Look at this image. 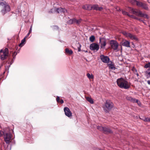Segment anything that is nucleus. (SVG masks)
Here are the masks:
<instances>
[{
    "mask_svg": "<svg viewBox=\"0 0 150 150\" xmlns=\"http://www.w3.org/2000/svg\"><path fill=\"white\" fill-rule=\"evenodd\" d=\"M116 82L118 86L121 88L127 89L130 87L128 82L122 78L118 79Z\"/></svg>",
    "mask_w": 150,
    "mask_h": 150,
    "instance_id": "obj_1",
    "label": "nucleus"
},
{
    "mask_svg": "<svg viewBox=\"0 0 150 150\" xmlns=\"http://www.w3.org/2000/svg\"><path fill=\"white\" fill-rule=\"evenodd\" d=\"M0 6H1L3 7L1 12L3 16L10 11L11 10L10 6L7 5L5 1L0 2Z\"/></svg>",
    "mask_w": 150,
    "mask_h": 150,
    "instance_id": "obj_2",
    "label": "nucleus"
},
{
    "mask_svg": "<svg viewBox=\"0 0 150 150\" xmlns=\"http://www.w3.org/2000/svg\"><path fill=\"white\" fill-rule=\"evenodd\" d=\"M113 107V104L110 100H107L103 106V108L106 112H108Z\"/></svg>",
    "mask_w": 150,
    "mask_h": 150,
    "instance_id": "obj_3",
    "label": "nucleus"
},
{
    "mask_svg": "<svg viewBox=\"0 0 150 150\" xmlns=\"http://www.w3.org/2000/svg\"><path fill=\"white\" fill-rule=\"evenodd\" d=\"M55 11H57L58 13L62 12L65 13V12H67V10L65 8H56L55 7H54L49 11V12L50 13H53Z\"/></svg>",
    "mask_w": 150,
    "mask_h": 150,
    "instance_id": "obj_4",
    "label": "nucleus"
},
{
    "mask_svg": "<svg viewBox=\"0 0 150 150\" xmlns=\"http://www.w3.org/2000/svg\"><path fill=\"white\" fill-rule=\"evenodd\" d=\"M4 141L7 144H9L11 142V134L10 133H4Z\"/></svg>",
    "mask_w": 150,
    "mask_h": 150,
    "instance_id": "obj_5",
    "label": "nucleus"
},
{
    "mask_svg": "<svg viewBox=\"0 0 150 150\" xmlns=\"http://www.w3.org/2000/svg\"><path fill=\"white\" fill-rule=\"evenodd\" d=\"M123 34L126 37L128 38H130L132 40H134L136 41H137L138 40L137 38L135 35L125 31L123 32Z\"/></svg>",
    "mask_w": 150,
    "mask_h": 150,
    "instance_id": "obj_6",
    "label": "nucleus"
},
{
    "mask_svg": "<svg viewBox=\"0 0 150 150\" xmlns=\"http://www.w3.org/2000/svg\"><path fill=\"white\" fill-rule=\"evenodd\" d=\"M110 44L112 48L114 50L117 49L118 43L117 41L114 40H111L110 41Z\"/></svg>",
    "mask_w": 150,
    "mask_h": 150,
    "instance_id": "obj_7",
    "label": "nucleus"
},
{
    "mask_svg": "<svg viewBox=\"0 0 150 150\" xmlns=\"http://www.w3.org/2000/svg\"><path fill=\"white\" fill-rule=\"evenodd\" d=\"M99 45L96 43H93L91 44L90 46V49L93 51H97L99 49Z\"/></svg>",
    "mask_w": 150,
    "mask_h": 150,
    "instance_id": "obj_8",
    "label": "nucleus"
},
{
    "mask_svg": "<svg viewBox=\"0 0 150 150\" xmlns=\"http://www.w3.org/2000/svg\"><path fill=\"white\" fill-rule=\"evenodd\" d=\"M100 57L101 60L103 62L105 63H108L109 62L110 59L108 57L105 56L103 55H101Z\"/></svg>",
    "mask_w": 150,
    "mask_h": 150,
    "instance_id": "obj_9",
    "label": "nucleus"
},
{
    "mask_svg": "<svg viewBox=\"0 0 150 150\" xmlns=\"http://www.w3.org/2000/svg\"><path fill=\"white\" fill-rule=\"evenodd\" d=\"M130 11L133 14L140 17L142 13V12L139 10L137 9H134L133 8H131Z\"/></svg>",
    "mask_w": 150,
    "mask_h": 150,
    "instance_id": "obj_10",
    "label": "nucleus"
},
{
    "mask_svg": "<svg viewBox=\"0 0 150 150\" xmlns=\"http://www.w3.org/2000/svg\"><path fill=\"white\" fill-rule=\"evenodd\" d=\"M100 48L104 49L106 45V40L103 38H100Z\"/></svg>",
    "mask_w": 150,
    "mask_h": 150,
    "instance_id": "obj_11",
    "label": "nucleus"
},
{
    "mask_svg": "<svg viewBox=\"0 0 150 150\" xmlns=\"http://www.w3.org/2000/svg\"><path fill=\"white\" fill-rule=\"evenodd\" d=\"M64 110L66 116L70 117L72 115V113L69 108L67 107H65Z\"/></svg>",
    "mask_w": 150,
    "mask_h": 150,
    "instance_id": "obj_12",
    "label": "nucleus"
},
{
    "mask_svg": "<svg viewBox=\"0 0 150 150\" xmlns=\"http://www.w3.org/2000/svg\"><path fill=\"white\" fill-rule=\"evenodd\" d=\"M0 55L1 59L2 60H3L7 58L8 54L5 53L4 52H3V50L1 49L0 50Z\"/></svg>",
    "mask_w": 150,
    "mask_h": 150,
    "instance_id": "obj_13",
    "label": "nucleus"
},
{
    "mask_svg": "<svg viewBox=\"0 0 150 150\" xmlns=\"http://www.w3.org/2000/svg\"><path fill=\"white\" fill-rule=\"evenodd\" d=\"M108 66L110 69L115 70L116 68L114 64L112 62H110L108 64Z\"/></svg>",
    "mask_w": 150,
    "mask_h": 150,
    "instance_id": "obj_14",
    "label": "nucleus"
},
{
    "mask_svg": "<svg viewBox=\"0 0 150 150\" xmlns=\"http://www.w3.org/2000/svg\"><path fill=\"white\" fill-rule=\"evenodd\" d=\"M92 7L93 10H95L97 11H101L103 9V8L102 7H98V5L96 4L92 6Z\"/></svg>",
    "mask_w": 150,
    "mask_h": 150,
    "instance_id": "obj_15",
    "label": "nucleus"
},
{
    "mask_svg": "<svg viewBox=\"0 0 150 150\" xmlns=\"http://www.w3.org/2000/svg\"><path fill=\"white\" fill-rule=\"evenodd\" d=\"M103 131L105 134L112 133V132L109 128L106 127H104Z\"/></svg>",
    "mask_w": 150,
    "mask_h": 150,
    "instance_id": "obj_16",
    "label": "nucleus"
},
{
    "mask_svg": "<svg viewBox=\"0 0 150 150\" xmlns=\"http://www.w3.org/2000/svg\"><path fill=\"white\" fill-rule=\"evenodd\" d=\"M132 3L133 4H136L139 7H141L143 3L139 1L135 0H132Z\"/></svg>",
    "mask_w": 150,
    "mask_h": 150,
    "instance_id": "obj_17",
    "label": "nucleus"
},
{
    "mask_svg": "<svg viewBox=\"0 0 150 150\" xmlns=\"http://www.w3.org/2000/svg\"><path fill=\"white\" fill-rule=\"evenodd\" d=\"M122 45L124 46L129 47H130V42L127 40H125L122 44Z\"/></svg>",
    "mask_w": 150,
    "mask_h": 150,
    "instance_id": "obj_18",
    "label": "nucleus"
},
{
    "mask_svg": "<svg viewBox=\"0 0 150 150\" xmlns=\"http://www.w3.org/2000/svg\"><path fill=\"white\" fill-rule=\"evenodd\" d=\"M126 99L129 101H130V102L134 103L135 102L136 99L133 98L130 96H127L126 97Z\"/></svg>",
    "mask_w": 150,
    "mask_h": 150,
    "instance_id": "obj_19",
    "label": "nucleus"
},
{
    "mask_svg": "<svg viewBox=\"0 0 150 150\" xmlns=\"http://www.w3.org/2000/svg\"><path fill=\"white\" fill-rule=\"evenodd\" d=\"M145 75L147 79H149L150 77V68L146 71L145 72Z\"/></svg>",
    "mask_w": 150,
    "mask_h": 150,
    "instance_id": "obj_20",
    "label": "nucleus"
},
{
    "mask_svg": "<svg viewBox=\"0 0 150 150\" xmlns=\"http://www.w3.org/2000/svg\"><path fill=\"white\" fill-rule=\"evenodd\" d=\"M140 7H141L146 10H148V7L147 6V5L144 3H143L142 4Z\"/></svg>",
    "mask_w": 150,
    "mask_h": 150,
    "instance_id": "obj_21",
    "label": "nucleus"
},
{
    "mask_svg": "<svg viewBox=\"0 0 150 150\" xmlns=\"http://www.w3.org/2000/svg\"><path fill=\"white\" fill-rule=\"evenodd\" d=\"M141 17H144L145 18H146L147 19H148L149 18V16L147 14H145L142 13V12L141 13V16H140Z\"/></svg>",
    "mask_w": 150,
    "mask_h": 150,
    "instance_id": "obj_22",
    "label": "nucleus"
},
{
    "mask_svg": "<svg viewBox=\"0 0 150 150\" xmlns=\"http://www.w3.org/2000/svg\"><path fill=\"white\" fill-rule=\"evenodd\" d=\"M81 20H82L81 19L77 20L75 18H74V22L76 23L77 25H79L81 23Z\"/></svg>",
    "mask_w": 150,
    "mask_h": 150,
    "instance_id": "obj_23",
    "label": "nucleus"
},
{
    "mask_svg": "<svg viewBox=\"0 0 150 150\" xmlns=\"http://www.w3.org/2000/svg\"><path fill=\"white\" fill-rule=\"evenodd\" d=\"M65 52L67 54H73V52L71 50H69L68 48H66L65 49Z\"/></svg>",
    "mask_w": 150,
    "mask_h": 150,
    "instance_id": "obj_24",
    "label": "nucleus"
},
{
    "mask_svg": "<svg viewBox=\"0 0 150 150\" xmlns=\"http://www.w3.org/2000/svg\"><path fill=\"white\" fill-rule=\"evenodd\" d=\"M86 100L89 102L91 104H93V99L90 97H86Z\"/></svg>",
    "mask_w": 150,
    "mask_h": 150,
    "instance_id": "obj_25",
    "label": "nucleus"
},
{
    "mask_svg": "<svg viewBox=\"0 0 150 150\" xmlns=\"http://www.w3.org/2000/svg\"><path fill=\"white\" fill-rule=\"evenodd\" d=\"M25 38H24L21 40V43L19 45V46L22 47L23 46V44H24V42L25 41Z\"/></svg>",
    "mask_w": 150,
    "mask_h": 150,
    "instance_id": "obj_26",
    "label": "nucleus"
},
{
    "mask_svg": "<svg viewBox=\"0 0 150 150\" xmlns=\"http://www.w3.org/2000/svg\"><path fill=\"white\" fill-rule=\"evenodd\" d=\"M87 76L89 79H93V76L92 74H90L88 73L87 74Z\"/></svg>",
    "mask_w": 150,
    "mask_h": 150,
    "instance_id": "obj_27",
    "label": "nucleus"
},
{
    "mask_svg": "<svg viewBox=\"0 0 150 150\" xmlns=\"http://www.w3.org/2000/svg\"><path fill=\"white\" fill-rule=\"evenodd\" d=\"M95 40V37L94 35H92L89 38V40L90 41L92 42H94Z\"/></svg>",
    "mask_w": 150,
    "mask_h": 150,
    "instance_id": "obj_28",
    "label": "nucleus"
},
{
    "mask_svg": "<svg viewBox=\"0 0 150 150\" xmlns=\"http://www.w3.org/2000/svg\"><path fill=\"white\" fill-rule=\"evenodd\" d=\"M87 9L88 10H91L93 9V7L92 6H91V5L87 4Z\"/></svg>",
    "mask_w": 150,
    "mask_h": 150,
    "instance_id": "obj_29",
    "label": "nucleus"
},
{
    "mask_svg": "<svg viewBox=\"0 0 150 150\" xmlns=\"http://www.w3.org/2000/svg\"><path fill=\"white\" fill-rule=\"evenodd\" d=\"M68 23L70 24H71L73 23H74V18L70 19L69 21H68Z\"/></svg>",
    "mask_w": 150,
    "mask_h": 150,
    "instance_id": "obj_30",
    "label": "nucleus"
},
{
    "mask_svg": "<svg viewBox=\"0 0 150 150\" xmlns=\"http://www.w3.org/2000/svg\"><path fill=\"white\" fill-rule=\"evenodd\" d=\"M97 129L99 130L103 131L104 127L100 126H97Z\"/></svg>",
    "mask_w": 150,
    "mask_h": 150,
    "instance_id": "obj_31",
    "label": "nucleus"
},
{
    "mask_svg": "<svg viewBox=\"0 0 150 150\" xmlns=\"http://www.w3.org/2000/svg\"><path fill=\"white\" fill-rule=\"evenodd\" d=\"M144 68H149L150 67V62H149L147 64H146L144 65Z\"/></svg>",
    "mask_w": 150,
    "mask_h": 150,
    "instance_id": "obj_32",
    "label": "nucleus"
},
{
    "mask_svg": "<svg viewBox=\"0 0 150 150\" xmlns=\"http://www.w3.org/2000/svg\"><path fill=\"white\" fill-rule=\"evenodd\" d=\"M3 52H4L5 53L8 54V49L7 48H6L4 51L3 50Z\"/></svg>",
    "mask_w": 150,
    "mask_h": 150,
    "instance_id": "obj_33",
    "label": "nucleus"
},
{
    "mask_svg": "<svg viewBox=\"0 0 150 150\" xmlns=\"http://www.w3.org/2000/svg\"><path fill=\"white\" fill-rule=\"evenodd\" d=\"M143 120L145 121L146 122H150V117L146 118L144 117Z\"/></svg>",
    "mask_w": 150,
    "mask_h": 150,
    "instance_id": "obj_34",
    "label": "nucleus"
},
{
    "mask_svg": "<svg viewBox=\"0 0 150 150\" xmlns=\"http://www.w3.org/2000/svg\"><path fill=\"white\" fill-rule=\"evenodd\" d=\"M122 13L123 14H124V15H127L129 17L130 16V15L127 12H126V11H122Z\"/></svg>",
    "mask_w": 150,
    "mask_h": 150,
    "instance_id": "obj_35",
    "label": "nucleus"
},
{
    "mask_svg": "<svg viewBox=\"0 0 150 150\" xmlns=\"http://www.w3.org/2000/svg\"><path fill=\"white\" fill-rule=\"evenodd\" d=\"M132 70L133 71L134 74H135V73H137V70L134 67L132 68Z\"/></svg>",
    "mask_w": 150,
    "mask_h": 150,
    "instance_id": "obj_36",
    "label": "nucleus"
},
{
    "mask_svg": "<svg viewBox=\"0 0 150 150\" xmlns=\"http://www.w3.org/2000/svg\"><path fill=\"white\" fill-rule=\"evenodd\" d=\"M129 17H130L131 18H134L135 19L137 20H138V18L136 17V16H134L132 15H130V16Z\"/></svg>",
    "mask_w": 150,
    "mask_h": 150,
    "instance_id": "obj_37",
    "label": "nucleus"
},
{
    "mask_svg": "<svg viewBox=\"0 0 150 150\" xmlns=\"http://www.w3.org/2000/svg\"><path fill=\"white\" fill-rule=\"evenodd\" d=\"M53 28L54 30H57L59 29V28L57 26L54 25L53 26Z\"/></svg>",
    "mask_w": 150,
    "mask_h": 150,
    "instance_id": "obj_38",
    "label": "nucleus"
},
{
    "mask_svg": "<svg viewBox=\"0 0 150 150\" xmlns=\"http://www.w3.org/2000/svg\"><path fill=\"white\" fill-rule=\"evenodd\" d=\"M135 103H137L139 106L141 105L140 102L137 99H136Z\"/></svg>",
    "mask_w": 150,
    "mask_h": 150,
    "instance_id": "obj_39",
    "label": "nucleus"
},
{
    "mask_svg": "<svg viewBox=\"0 0 150 150\" xmlns=\"http://www.w3.org/2000/svg\"><path fill=\"white\" fill-rule=\"evenodd\" d=\"M87 5H86L83 6L82 8L83 9H84L85 10H87Z\"/></svg>",
    "mask_w": 150,
    "mask_h": 150,
    "instance_id": "obj_40",
    "label": "nucleus"
},
{
    "mask_svg": "<svg viewBox=\"0 0 150 150\" xmlns=\"http://www.w3.org/2000/svg\"><path fill=\"white\" fill-rule=\"evenodd\" d=\"M60 98L59 97L57 96L56 98V100L57 102H59Z\"/></svg>",
    "mask_w": 150,
    "mask_h": 150,
    "instance_id": "obj_41",
    "label": "nucleus"
},
{
    "mask_svg": "<svg viewBox=\"0 0 150 150\" xmlns=\"http://www.w3.org/2000/svg\"><path fill=\"white\" fill-rule=\"evenodd\" d=\"M138 20L140 22H143L144 23H145L144 22V21L141 19L138 18Z\"/></svg>",
    "mask_w": 150,
    "mask_h": 150,
    "instance_id": "obj_42",
    "label": "nucleus"
},
{
    "mask_svg": "<svg viewBox=\"0 0 150 150\" xmlns=\"http://www.w3.org/2000/svg\"><path fill=\"white\" fill-rule=\"evenodd\" d=\"M79 47H78V51H80V50H81V49H80V47H81V45H79Z\"/></svg>",
    "mask_w": 150,
    "mask_h": 150,
    "instance_id": "obj_43",
    "label": "nucleus"
},
{
    "mask_svg": "<svg viewBox=\"0 0 150 150\" xmlns=\"http://www.w3.org/2000/svg\"><path fill=\"white\" fill-rule=\"evenodd\" d=\"M59 102H60L61 104H62L64 103V101L62 99H61L60 101H59Z\"/></svg>",
    "mask_w": 150,
    "mask_h": 150,
    "instance_id": "obj_44",
    "label": "nucleus"
},
{
    "mask_svg": "<svg viewBox=\"0 0 150 150\" xmlns=\"http://www.w3.org/2000/svg\"><path fill=\"white\" fill-rule=\"evenodd\" d=\"M31 31H32V26L30 28V29L29 30V33H30L31 32Z\"/></svg>",
    "mask_w": 150,
    "mask_h": 150,
    "instance_id": "obj_45",
    "label": "nucleus"
},
{
    "mask_svg": "<svg viewBox=\"0 0 150 150\" xmlns=\"http://www.w3.org/2000/svg\"><path fill=\"white\" fill-rule=\"evenodd\" d=\"M30 33H28L26 35V36L25 37V38H27V37H28V36L30 34Z\"/></svg>",
    "mask_w": 150,
    "mask_h": 150,
    "instance_id": "obj_46",
    "label": "nucleus"
},
{
    "mask_svg": "<svg viewBox=\"0 0 150 150\" xmlns=\"http://www.w3.org/2000/svg\"><path fill=\"white\" fill-rule=\"evenodd\" d=\"M147 82L149 85H150V80H148Z\"/></svg>",
    "mask_w": 150,
    "mask_h": 150,
    "instance_id": "obj_47",
    "label": "nucleus"
},
{
    "mask_svg": "<svg viewBox=\"0 0 150 150\" xmlns=\"http://www.w3.org/2000/svg\"><path fill=\"white\" fill-rule=\"evenodd\" d=\"M2 136V134L1 133V132L0 130V137H1Z\"/></svg>",
    "mask_w": 150,
    "mask_h": 150,
    "instance_id": "obj_48",
    "label": "nucleus"
},
{
    "mask_svg": "<svg viewBox=\"0 0 150 150\" xmlns=\"http://www.w3.org/2000/svg\"><path fill=\"white\" fill-rule=\"evenodd\" d=\"M134 74L137 75V76H139V74H138V73L137 72V73H135V74Z\"/></svg>",
    "mask_w": 150,
    "mask_h": 150,
    "instance_id": "obj_49",
    "label": "nucleus"
},
{
    "mask_svg": "<svg viewBox=\"0 0 150 150\" xmlns=\"http://www.w3.org/2000/svg\"><path fill=\"white\" fill-rule=\"evenodd\" d=\"M15 52H14V53H13V58H14V55H15Z\"/></svg>",
    "mask_w": 150,
    "mask_h": 150,
    "instance_id": "obj_50",
    "label": "nucleus"
}]
</instances>
